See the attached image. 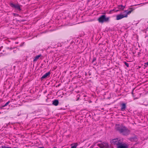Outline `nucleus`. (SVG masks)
Wrapping results in <instances>:
<instances>
[{
	"label": "nucleus",
	"mask_w": 148,
	"mask_h": 148,
	"mask_svg": "<svg viewBox=\"0 0 148 148\" xmlns=\"http://www.w3.org/2000/svg\"><path fill=\"white\" fill-rule=\"evenodd\" d=\"M1 113V112H0V114Z\"/></svg>",
	"instance_id": "19"
},
{
	"label": "nucleus",
	"mask_w": 148,
	"mask_h": 148,
	"mask_svg": "<svg viewBox=\"0 0 148 148\" xmlns=\"http://www.w3.org/2000/svg\"><path fill=\"white\" fill-rule=\"evenodd\" d=\"M10 101H8L4 106H3V107H4L7 106V105H8L9 104V103H10Z\"/></svg>",
	"instance_id": "14"
},
{
	"label": "nucleus",
	"mask_w": 148,
	"mask_h": 148,
	"mask_svg": "<svg viewBox=\"0 0 148 148\" xmlns=\"http://www.w3.org/2000/svg\"><path fill=\"white\" fill-rule=\"evenodd\" d=\"M50 72L46 73L42 76L41 78L42 79H44L46 78L47 76L50 75Z\"/></svg>",
	"instance_id": "7"
},
{
	"label": "nucleus",
	"mask_w": 148,
	"mask_h": 148,
	"mask_svg": "<svg viewBox=\"0 0 148 148\" xmlns=\"http://www.w3.org/2000/svg\"><path fill=\"white\" fill-rule=\"evenodd\" d=\"M99 147L101 148H103L104 147L103 146V143L101 144L100 145Z\"/></svg>",
	"instance_id": "16"
},
{
	"label": "nucleus",
	"mask_w": 148,
	"mask_h": 148,
	"mask_svg": "<svg viewBox=\"0 0 148 148\" xmlns=\"http://www.w3.org/2000/svg\"><path fill=\"white\" fill-rule=\"evenodd\" d=\"M109 17H106L105 15H102L98 19L99 22L101 23H103L105 22L108 21H109Z\"/></svg>",
	"instance_id": "4"
},
{
	"label": "nucleus",
	"mask_w": 148,
	"mask_h": 148,
	"mask_svg": "<svg viewBox=\"0 0 148 148\" xmlns=\"http://www.w3.org/2000/svg\"><path fill=\"white\" fill-rule=\"evenodd\" d=\"M132 10H126L123 12V14H121L116 16V19L117 20H119L124 18L127 17L128 15L131 13Z\"/></svg>",
	"instance_id": "2"
},
{
	"label": "nucleus",
	"mask_w": 148,
	"mask_h": 148,
	"mask_svg": "<svg viewBox=\"0 0 148 148\" xmlns=\"http://www.w3.org/2000/svg\"><path fill=\"white\" fill-rule=\"evenodd\" d=\"M128 147L127 145L125 143H120L118 145L117 148H127Z\"/></svg>",
	"instance_id": "6"
},
{
	"label": "nucleus",
	"mask_w": 148,
	"mask_h": 148,
	"mask_svg": "<svg viewBox=\"0 0 148 148\" xmlns=\"http://www.w3.org/2000/svg\"><path fill=\"white\" fill-rule=\"evenodd\" d=\"M123 141V138H115L112 140L110 141V143L112 144L118 145L120 143H121Z\"/></svg>",
	"instance_id": "3"
},
{
	"label": "nucleus",
	"mask_w": 148,
	"mask_h": 148,
	"mask_svg": "<svg viewBox=\"0 0 148 148\" xmlns=\"http://www.w3.org/2000/svg\"><path fill=\"white\" fill-rule=\"evenodd\" d=\"M59 103V102L58 100L57 99H55L53 101L52 104L53 105L55 106H57L58 105Z\"/></svg>",
	"instance_id": "8"
},
{
	"label": "nucleus",
	"mask_w": 148,
	"mask_h": 148,
	"mask_svg": "<svg viewBox=\"0 0 148 148\" xmlns=\"http://www.w3.org/2000/svg\"><path fill=\"white\" fill-rule=\"evenodd\" d=\"M41 56V55L40 54L36 56L34 58V59L33 61L36 62L39 59V57H40Z\"/></svg>",
	"instance_id": "10"
},
{
	"label": "nucleus",
	"mask_w": 148,
	"mask_h": 148,
	"mask_svg": "<svg viewBox=\"0 0 148 148\" xmlns=\"http://www.w3.org/2000/svg\"><path fill=\"white\" fill-rule=\"evenodd\" d=\"M118 8L119 9L121 10H123L125 8V6L122 5H118Z\"/></svg>",
	"instance_id": "12"
},
{
	"label": "nucleus",
	"mask_w": 148,
	"mask_h": 148,
	"mask_svg": "<svg viewBox=\"0 0 148 148\" xmlns=\"http://www.w3.org/2000/svg\"><path fill=\"white\" fill-rule=\"evenodd\" d=\"M77 143H76L74 145L72 146L71 148H77Z\"/></svg>",
	"instance_id": "13"
},
{
	"label": "nucleus",
	"mask_w": 148,
	"mask_h": 148,
	"mask_svg": "<svg viewBox=\"0 0 148 148\" xmlns=\"http://www.w3.org/2000/svg\"><path fill=\"white\" fill-rule=\"evenodd\" d=\"M103 145L104 147L106 148H109V145L108 144L106 143H103Z\"/></svg>",
	"instance_id": "11"
},
{
	"label": "nucleus",
	"mask_w": 148,
	"mask_h": 148,
	"mask_svg": "<svg viewBox=\"0 0 148 148\" xmlns=\"http://www.w3.org/2000/svg\"><path fill=\"white\" fill-rule=\"evenodd\" d=\"M124 64H125V65L127 67H129V64L127 63L126 62H124Z\"/></svg>",
	"instance_id": "15"
},
{
	"label": "nucleus",
	"mask_w": 148,
	"mask_h": 148,
	"mask_svg": "<svg viewBox=\"0 0 148 148\" xmlns=\"http://www.w3.org/2000/svg\"><path fill=\"white\" fill-rule=\"evenodd\" d=\"M126 108V105L124 103H123L121 105V110L122 111H124L125 110Z\"/></svg>",
	"instance_id": "9"
},
{
	"label": "nucleus",
	"mask_w": 148,
	"mask_h": 148,
	"mask_svg": "<svg viewBox=\"0 0 148 148\" xmlns=\"http://www.w3.org/2000/svg\"><path fill=\"white\" fill-rule=\"evenodd\" d=\"M115 130L124 135H127L129 133V130L124 125L122 124H116L115 127Z\"/></svg>",
	"instance_id": "1"
},
{
	"label": "nucleus",
	"mask_w": 148,
	"mask_h": 148,
	"mask_svg": "<svg viewBox=\"0 0 148 148\" xmlns=\"http://www.w3.org/2000/svg\"><path fill=\"white\" fill-rule=\"evenodd\" d=\"M145 64L147 65V66L148 65V61L147 62L145 63Z\"/></svg>",
	"instance_id": "18"
},
{
	"label": "nucleus",
	"mask_w": 148,
	"mask_h": 148,
	"mask_svg": "<svg viewBox=\"0 0 148 148\" xmlns=\"http://www.w3.org/2000/svg\"><path fill=\"white\" fill-rule=\"evenodd\" d=\"M1 148H11L10 147H6L5 146H2Z\"/></svg>",
	"instance_id": "17"
},
{
	"label": "nucleus",
	"mask_w": 148,
	"mask_h": 148,
	"mask_svg": "<svg viewBox=\"0 0 148 148\" xmlns=\"http://www.w3.org/2000/svg\"><path fill=\"white\" fill-rule=\"evenodd\" d=\"M10 6L12 8L17 9L19 11L21 10V6L18 4H14L11 3H10Z\"/></svg>",
	"instance_id": "5"
}]
</instances>
